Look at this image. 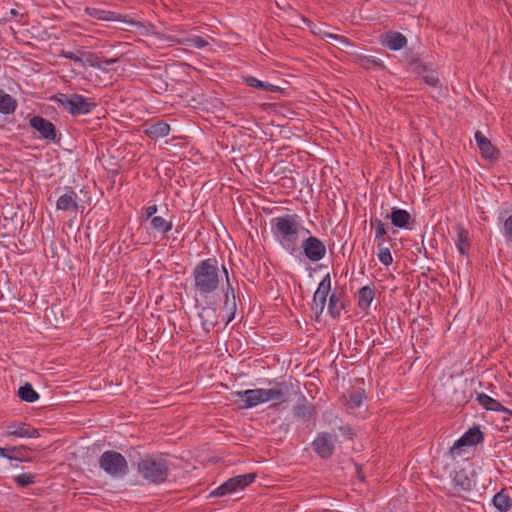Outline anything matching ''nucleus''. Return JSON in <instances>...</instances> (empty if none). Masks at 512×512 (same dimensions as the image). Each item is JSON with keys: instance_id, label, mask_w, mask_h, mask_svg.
<instances>
[{"instance_id": "nucleus-49", "label": "nucleus", "mask_w": 512, "mask_h": 512, "mask_svg": "<svg viewBox=\"0 0 512 512\" xmlns=\"http://www.w3.org/2000/svg\"><path fill=\"white\" fill-rule=\"evenodd\" d=\"M10 13H11L12 15H14V16H16V15L18 14V12H17L15 9H12V10L10 11Z\"/></svg>"}, {"instance_id": "nucleus-11", "label": "nucleus", "mask_w": 512, "mask_h": 512, "mask_svg": "<svg viewBox=\"0 0 512 512\" xmlns=\"http://www.w3.org/2000/svg\"><path fill=\"white\" fill-rule=\"evenodd\" d=\"M101 54L102 52L98 54V72H102L105 77L103 78L98 73V85L102 84L104 87H106L111 83L113 75L117 73V67L115 65L118 63L119 59L117 57L107 59Z\"/></svg>"}, {"instance_id": "nucleus-41", "label": "nucleus", "mask_w": 512, "mask_h": 512, "mask_svg": "<svg viewBox=\"0 0 512 512\" xmlns=\"http://www.w3.org/2000/svg\"><path fill=\"white\" fill-rule=\"evenodd\" d=\"M363 62H364L363 66L366 67V68H370L372 66L379 67V68H384L383 61L381 59L373 57V56L366 57L363 60Z\"/></svg>"}, {"instance_id": "nucleus-21", "label": "nucleus", "mask_w": 512, "mask_h": 512, "mask_svg": "<svg viewBox=\"0 0 512 512\" xmlns=\"http://www.w3.org/2000/svg\"><path fill=\"white\" fill-rule=\"evenodd\" d=\"M391 223L397 228H408L411 215L408 211L399 208H392L390 214Z\"/></svg>"}, {"instance_id": "nucleus-34", "label": "nucleus", "mask_w": 512, "mask_h": 512, "mask_svg": "<svg viewBox=\"0 0 512 512\" xmlns=\"http://www.w3.org/2000/svg\"><path fill=\"white\" fill-rule=\"evenodd\" d=\"M377 247L379 249V261L385 266H389L390 264H392L393 257L391 255L390 249L387 246H385L383 242H378Z\"/></svg>"}, {"instance_id": "nucleus-16", "label": "nucleus", "mask_w": 512, "mask_h": 512, "mask_svg": "<svg viewBox=\"0 0 512 512\" xmlns=\"http://www.w3.org/2000/svg\"><path fill=\"white\" fill-rule=\"evenodd\" d=\"M201 326L206 333H209L218 323L217 308L213 304L203 306L199 312Z\"/></svg>"}, {"instance_id": "nucleus-48", "label": "nucleus", "mask_w": 512, "mask_h": 512, "mask_svg": "<svg viewBox=\"0 0 512 512\" xmlns=\"http://www.w3.org/2000/svg\"><path fill=\"white\" fill-rule=\"evenodd\" d=\"M106 114H108V109L107 108H104L102 107L101 109L98 108V116H97V119H101L102 117H105Z\"/></svg>"}, {"instance_id": "nucleus-29", "label": "nucleus", "mask_w": 512, "mask_h": 512, "mask_svg": "<svg viewBox=\"0 0 512 512\" xmlns=\"http://www.w3.org/2000/svg\"><path fill=\"white\" fill-rule=\"evenodd\" d=\"M99 21L102 22H125L121 19V15L112 11H107L98 8V34L102 33L100 26H105L104 24H100ZM107 27L109 25H106Z\"/></svg>"}, {"instance_id": "nucleus-40", "label": "nucleus", "mask_w": 512, "mask_h": 512, "mask_svg": "<svg viewBox=\"0 0 512 512\" xmlns=\"http://www.w3.org/2000/svg\"><path fill=\"white\" fill-rule=\"evenodd\" d=\"M364 400V393L354 392L350 395L349 404L351 408L360 407Z\"/></svg>"}, {"instance_id": "nucleus-52", "label": "nucleus", "mask_w": 512, "mask_h": 512, "mask_svg": "<svg viewBox=\"0 0 512 512\" xmlns=\"http://www.w3.org/2000/svg\"><path fill=\"white\" fill-rule=\"evenodd\" d=\"M330 37L337 38L338 36L337 35H330Z\"/></svg>"}, {"instance_id": "nucleus-6", "label": "nucleus", "mask_w": 512, "mask_h": 512, "mask_svg": "<svg viewBox=\"0 0 512 512\" xmlns=\"http://www.w3.org/2000/svg\"><path fill=\"white\" fill-rule=\"evenodd\" d=\"M307 237H303L300 248H302L303 255L311 262H318L326 256V246L322 240L316 236L307 234Z\"/></svg>"}, {"instance_id": "nucleus-45", "label": "nucleus", "mask_w": 512, "mask_h": 512, "mask_svg": "<svg viewBox=\"0 0 512 512\" xmlns=\"http://www.w3.org/2000/svg\"><path fill=\"white\" fill-rule=\"evenodd\" d=\"M425 81L430 86H437L439 83V79L434 75H427L425 76Z\"/></svg>"}, {"instance_id": "nucleus-46", "label": "nucleus", "mask_w": 512, "mask_h": 512, "mask_svg": "<svg viewBox=\"0 0 512 512\" xmlns=\"http://www.w3.org/2000/svg\"><path fill=\"white\" fill-rule=\"evenodd\" d=\"M157 212V206L151 205L145 208V215L147 218L154 217V214Z\"/></svg>"}, {"instance_id": "nucleus-47", "label": "nucleus", "mask_w": 512, "mask_h": 512, "mask_svg": "<svg viewBox=\"0 0 512 512\" xmlns=\"http://www.w3.org/2000/svg\"><path fill=\"white\" fill-rule=\"evenodd\" d=\"M90 216V212L86 215V218H88ZM93 227H92V219H87V225H86V235L87 237H90L91 233L93 232Z\"/></svg>"}, {"instance_id": "nucleus-14", "label": "nucleus", "mask_w": 512, "mask_h": 512, "mask_svg": "<svg viewBox=\"0 0 512 512\" xmlns=\"http://www.w3.org/2000/svg\"><path fill=\"white\" fill-rule=\"evenodd\" d=\"M484 439V434L478 427L468 429L451 447V453L463 446H474L481 443Z\"/></svg>"}, {"instance_id": "nucleus-25", "label": "nucleus", "mask_w": 512, "mask_h": 512, "mask_svg": "<svg viewBox=\"0 0 512 512\" xmlns=\"http://www.w3.org/2000/svg\"><path fill=\"white\" fill-rule=\"evenodd\" d=\"M17 108V101L11 95L0 89V113L3 115L13 114Z\"/></svg>"}, {"instance_id": "nucleus-43", "label": "nucleus", "mask_w": 512, "mask_h": 512, "mask_svg": "<svg viewBox=\"0 0 512 512\" xmlns=\"http://www.w3.org/2000/svg\"><path fill=\"white\" fill-rule=\"evenodd\" d=\"M0 456L4 457V458H7L9 460H13V459H20L19 456H12V450L11 448H3V447H0Z\"/></svg>"}, {"instance_id": "nucleus-38", "label": "nucleus", "mask_w": 512, "mask_h": 512, "mask_svg": "<svg viewBox=\"0 0 512 512\" xmlns=\"http://www.w3.org/2000/svg\"><path fill=\"white\" fill-rule=\"evenodd\" d=\"M234 493L228 481H225L223 484L218 486L216 489L210 492V497H222L227 494Z\"/></svg>"}, {"instance_id": "nucleus-32", "label": "nucleus", "mask_w": 512, "mask_h": 512, "mask_svg": "<svg viewBox=\"0 0 512 512\" xmlns=\"http://www.w3.org/2000/svg\"><path fill=\"white\" fill-rule=\"evenodd\" d=\"M151 227L158 232L167 234L172 229V223L161 216H154L151 218Z\"/></svg>"}, {"instance_id": "nucleus-1", "label": "nucleus", "mask_w": 512, "mask_h": 512, "mask_svg": "<svg viewBox=\"0 0 512 512\" xmlns=\"http://www.w3.org/2000/svg\"><path fill=\"white\" fill-rule=\"evenodd\" d=\"M271 232L280 246L291 255H295L299 249L300 238L310 231L302 226L297 214H285L271 220Z\"/></svg>"}, {"instance_id": "nucleus-24", "label": "nucleus", "mask_w": 512, "mask_h": 512, "mask_svg": "<svg viewBox=\"0 0 512 512\" xmlns=\"http://www.w3.org/2000/svg\"><path fill=\"white\" fill-rule=\"evenodd\" d=\"M492 505L499 512H508L512 508V499L504 489L493 496Z\"/></svg>"}, {"instance_id": "nucleus-12", "label": "nucleus", "mask_w": 512, "mask_h": 512, "mask_svg": "<svg viewBox=\"0 0 512 512\" xmlns=\"http://www.w3.org/2000/svg\"><path fill=\"white\" fill-rule=\"evenodd\" d=\"M5 438H37L38 430L25 422L12 423L7 426L3 433Z\"/></svg>"}, {"instance_id": "nucleus-8", "label": "nucleus", "mask_w": 512, "mask_h": 512, "mask_svg": "<svg viewBox=\"0 0 512 512\" xmlns=\"http://www.w3.org/2000/svg\"><path fill=\"white\" fill-rule=\"evenodd\" d=\"M29 125L35 131L39 133V138L44 139L48 142H58L60 137L57 135L55 125L48 119L34 115L29 118Z\"/></svg>"}, {"instance_id": "nucleus-20", "label": "nucleus", "mask_w": 512, "mask_h": 512, "mask_svg": "<svg viewBox=\"0 0 512 512\" xmlns=\"http://www.w3.org/2000/svg\"><path fill=\"white\" fill-rule=\"evenodd\" d=\"M478 403L489 411H503L512 415V411L504 407L498 400L490 397L485 393H479L477 395Z\"/></svg>"}, {"instance_id": "nucleus-22", "label": "nucleus", "mask_w": 512, "mask_h": 512, "mask_svg": "<svg viewBox=\"0 0 512 512\" xmlns=\"http://www.w3.org/2000/svg\"><path fill=\"white\" fill-rule=\"evenodd\" d=\"M344 308L345 305L341 293L333 292L329 296L328 301V313L330 316L334 319L338 318Z\"/></svg>"}, {"instance_id": "nucleus-3", "label": "nucleus", "mask_w": 512, "mask_h": 512, "mask_svg": "<svg viewBox=\"0 0 512 512\" xmlns=\"http://www.w3.org/2000/svg\"><path fill=\"white\" fill-rule=\"evenodd\" d=\"M288 386L285 383H277L270 389L256 388L244 391L232 392V395L239 398L243 404L241 408L250 409L259 404L269 401H276L277 404L288 401Z\"/></svg>"}, {"instance_id": "nucleus-26", "label": "nucleus", "mask_w": 512, "mask_h": 512, "mask_svg": "<svg viewBox=\"0 0 512 512\" xmlns=\"http://www.w3.org/2000/svg\"><path fill=\"white\" fill-rule=\"evenodd\" d=\"M170 132V126L166 122H157L148 126L145 130L146 135L151 139H158L167 136Z\"/></svg>"}, {"instance_id": "nucleus-9", "label": "nucleus", "mask_w": 512, "mask_h": 512, "mask_svg": "<svg viewBox=\"0 0 512 512\" xmlns=\"http://www.w3.org/2000/svg\"><path fill=\"white\" fill-rule=\"evenodd\" d=\"M330 290L331 277L330 274L327 273L318 284L311 302V310L314 312L316 317H319L323 313Z\"/></svg>"}, {"instance_id": "nucleus-4", "label": "nucleus", "mask_w": 512, "mask_h": 512, "mask_svg": "<svg viewBox=\"0 0 512 512\" xmlns=\"http://www.w3.org/2000/svg\"><path fill=\"white\" fill-rule=\"evenodd\" d=\"M137 471L147 482L161 484L167 480L170 466L162 456L146 455L138 461Z\"/></svg>"}, {"instance_id": "nucleus-39", "label": "nucleus", "mask_w": 512, "mask_h": 512, "mask_svg": "<svg viewBox=\"0 0 512 512\" xmlns=\"http://www.w3.org/2000/svg\"><path fill=\"white\" fill-rule=\"evenodd\" d=\"M501 232L507 241H512V214L504 220Z\"/></svg>"}, {"instance_id": "nucleus-7", "label": "nucleus", "mask_w": 512, "mask_h": 512, "mask_svg": "<svg viewBox=\"0 0 512 512\" xmlns=\"http://www.w3.org/2000/svg\"><path fill=\"white\" fill-rule=\"evenodd\" d=\"M59 102L72 115L89 113L95 106L93 101L78 94L71 96L60 94Z\"/></svg>"}, {"instance_id": "nucleus-33", "label": "nucleus", "mask_w": 512, "mask_h": 512, "mask_svg": "<svg viewBox=\"0 0 512 512\" xmlns=\"http://www.w3.org/2000/svg\"><path fill=\"white\" fill-rule=\"evenodd\" d=\"M181 43L188 47L197 48V49H202L209 44L207 39H205L201 36H197V35L188 36V37L184 38Z\"/></svg>"}, {"instance_id": "nucleus-50", "label": "nucleus", "mask_w": 512, "mask_h": 512, "mask_svg": "<svg viewBox=\"0 0 512 512\" xmlns=\"http://www.w3.org/2000/svg\"><path fill=\"white\" fill-rule=\"evenodd\" d=\"M129 23H130L131 25H133V26H136V25H139V24H140L139 22H135V21H130Z\"/></svg>"}, {"instance_id": "nucleus-44", "label": "nucleus", "mask_w": 512, "mask_h": 512, "mask_svg": "<svg viewBox=\"0 0 512 512\" xmlns=\"http://www.w3.org/2000/svg\"><path fill=\"white\" fill-rule=\"evenodd\" d=\"M339 431L342 433V435L348 439H352L354 436V432L351 427L349 426H339Z\"/></svg>"}, {"instance_id": "nucleus-5", "label": "nucleus", "mask_w": 512, "mask_h": 512, "mask_svg": "<svg viewBox=\"0 0 512 512\" xmlns=\"http://www.w3.org/2000/svg\"><path fill=\"white\" fill-rule=\"evenodd\" d=\"M98 464L112 478H123L128 474L129 466L126 458L116 451H105L99 458Z\"/></svg>"}, {"instance_id": "nucleus-13", "label": "nucleus", "mask_w": 512, "mask_h": 512, "mask_svg": "<svg viewBox=\"0 0 512 512\" xmlns=\"http://www.w3.org/2000/svg\"><path fill=\"white\" fill-rule=\"evenodd\" d=\"M223 274L226 278V291H225V300L223 304V310L227 313V321L226 324L230 323L234 318L237 311L236 297L233 286L230 283L227 269L224 265H222Z\"/></svg>"}, {"instance_id": "nucleus-35", "label": "nucleus", "mask_w": 512, "mask_h": 512, "mask_svg": "<svg viewBox=\"0 0 512 512\" xmlns=\"http://www.w3.org/2000/svg\"><path fill=\"white\" fill-rule=\"evenodd\" d=\"M453 481L456 486H459L464 491H468L471 488V481L463 472H457Z\"/></svg>"}, {"instance_id": "nucleus-37", "label": "nucleus", "mask_w": 512, "mask_h": 512, "mask_svg": "<svg viewBox=\"0 0 512 512\" xmlns=\"http://www.w3.org/2000/svg\"><path fill=\"white\" fill-rule=\"evenodd\" d=\"M14 481L20 487H27L35 482V477L31 473H21L14 478Z\"/></svg>"}, {"instance_id": "nucleus-10", "label": "nucleus", "mask_w": 512, "mask_h": 512, "mask_svg": "<svg viewBox=\"0 0 512 512\" xmlns=\"http://www.w3.org/2000/svg\"><path fill=\"white\" fill-rule=\"evenodd\" d=\"M337 438L329 432H320L312 442L315 453L321 459H329L334 454Z\"/></svg>"}, {"instance_id": "nucleus-30", "label": "nucleus", "mask_w": 512, "mask_h": 512, "mask_svg": "<svg viewBox=\"0 0 512 512\" xmlns=\"http://www.w3.org/2000/svg\"><path fill=\"white\" fill-rule=\"evenodd\" d=\"M245 81H246L248 86L253 87V88L262 89L264 91L278 92L280 90V88L278 86L273 85V84L268 83V82L260 81L257 78L252 77V76L247 77L245 79Z\"/></svg>"}, {"instance_id": "nucleus-17", "label": "nucleus", "mask_w": 512, "mask_h": 512, "mask_svg": "<svg viewBox=\"0 0 512 512\" xmlns=\"http://www.w3.org/2000/svg\"><path fill=\"white\" fill-rule=\"evenodd\" d=\"M65 192L58 198L56 208L63 211H75L78 208L77 195L71 187H65Z\"/></svg>"}, {"instance_id": "nucleus-31", "label": "nucleus", "mask_w": 512, "mask_h": 512, "mask_svg": "<svg viewBox=\"0 0 512 512\" xmlns=\"http://www.w3.org/2000/svg\"><path fill=\"white\" fill-rule=\"evenodd\" d=\"M468 239V231L462 226H457V247L461 254H465L467 252Z\"/></svg>"}, {"instance_id": "nucleus-28", "label": "nucleus", "mask_w": 512, "mask_h": 512, "mask_svg": "<svg viewBox=\"0 0 512 512\" xmlns=\"http://www.w3.org/2000/svg\"><path fill=\"white\" fill-rule=\"evenodd\" d=\"M18 396L22 401L33 403L39 399V394L34 390L30 383H25L18 389Z\"/></svg>"}, {"instance_id": "nucleus-42", "label": "nucleus", "mask_w": 512, "mask_h": 512, "mask_svg": "<svg viewBox=\"0 0 512 512\" xmlns=\"http://www.w3.org/2000/svg\"><path fill=\"white\" fill-rule=\"evenodd\" d=\"M11 450H12V456H19L20 457V461L22 460V458L24 457L25 455V452L28 450L27 447L25 446H16V447H11Z\"/></svg>"}, {"instance_id": "nucleus-19", "label": "nucleus", "mask_w": 512, "mask_h": 512, "mask_svg": "<svg viewBox=\"0 0 512 512\" xmlns=\"http://www.w3.org/2000/svg\"><path fill=\"white\" fill-rule=\"evenodd\" d=\"M293 413L295 418L303 422H308L314 417L315 408L306 400V397L302 395V403H299L294 407Z\"/></svg>"}, {"instance_id": "nucleus-23", "label": "nucleus", "mask_w": 512, "mask_h": 512, "mask_svg": "<svg viewBox=\"0 0 512 512\" xmlns=\"http://www.w3.org/2000/svg\"><path fill=\"white\" fill-rule=\"evenodd\" d=\"M256 478L255 473H247L242 475L234 476L230 479H228V483L231 486L233 492H236L238 490H242L251 483L254 482Z\"/></svg>"}, {"instance_id": "nucleus-36", "label": "nucleus", "mask_w": 512, "mask_h": 512, "mask_svg": "<svg viewBox=\"0 0 512 512\" xmlns=\"http://www.w3.org/2000/svg\"><path fill=\"white\" fill-rule=\"evenodd\" d=\"M371 225H375V241L384 243L383 237L387 235L384 223L380 219H375L371 221Z\"/></svg>"}, {"instance_id": "nucleus-15", "label": "nucleus", "mask_w": 512, "mask_h": 512, "mask_svg": "<svg viewBox=\"0 0 512 512\" xmlns=\"http://www.w3.org/2000/svg\"><path fill=\"white\" fill-rule=\"evenodd\" d=\"M475 141L482 157L490 161L498 160L499 151L492 145L491 141L481 131H476Z\"/></svg>"}, {"instance_id": "nucleus-2", "label": "nucleus", "mask_w": 512, "mask_h": 512, "mask_svg": "<svg viewBox=\"0 0 512 512\" xmlns=\"http://www.w3.org/2000/svg\"><path fill=\"white\" fill-rule=\"evenodd\" d=\"M222 273L216 258L199 261L192 271V288L195 297L207 299L214 295L221 285Z\"/></svg>"}, {"instance_id": "nucleus-51", "label": "nucleus", "mask_w": 512, "mask_h": 512, "mask_svg": "<svg viewBox=\"0 0 512 512\" xmlns=\"http://www.w3.org/2000/svg\"><path fill=\"white\" fill-rule=\"evenodd\" d=\"M86 11H87L90 15H92V13L90 12V8H87V9H86Z\"/></svg>"}, {"instance_id": "nucleus-18", "label": "nucleus", "mask_w": 512, "mask_h": 512, "mask_svg": "<svg viewBox=\"0 0 512 512\" xmlns=\"http://www.w3.org/2000/svg\"><path fill=\"white\" fill-rule=\"evenodd\" d=\"M382 44L393 51H398L407 45V38L400 32L389 31L383 39Z\"/></svg>"}, {"instance_id": "nucleus-27", "label": "nucleus", "mask_w": 512, "mask_h": 512, "mask_svg": "<svg viewBox=\"0 0 512 512\" xmlns=\"http://www.w3.org/2000/svg\"><path fill=\"white\" fill-rule=\"evenodd\" d=\"M375 296L374 289L370 286L362 287L358 292V306L362 310H367Z\"/></svg>"}]
</instances>
